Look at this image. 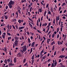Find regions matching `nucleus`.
I'll list each match as a JSON object with an SVG mask.
<instances>
[{
  "mask_svg": "<svg viewBox=\"0 0 67 67\" xmlns=\"http://www.w3.org/2000/svg\"><path fill=\"white\" fill-rule=\"evenodd\" d=\"M14 2L13 1H12L11 0L9 3L8 4V5L10 9H11L12 8V4L13 5L14 4Z\"/></svg>",
  "mask_w": 67,
  "mask_h": 67,
  "instance_id": "f257e3e1",
  "label": "nucleus"
},
{
  "mask_svg": "<svg viewBox=\"0 0 67 67\" xmlns=\"http://www.w3.org/2000/svg\"><path fill=\"white\" fill-rule=\"evenodd\" d=\"M18 41L16 40L14 42V44H13V48H14L15 47V46H17L18 45Z\"/></svg>",
  "mask_w": 67,
  "mask_h": 67,
  "instance_id": "f03ea898",
  "label": "nucleus"
},
{
  "mask_svg": "<svg viewBox=\"0 0 67 67\" xmlns=\"http://www.w3.org/2000/svg\"><path fill=\"white\" fill-rule=\"evenodd\" d=\"M21 48L23 49V50L24 52H26L27 48H26V45H25L24 46H23L21 47Z\"/></svg>",
  "mask_w": 67,
  "mask_h": 67,
  "instance_id": "7ed1b4c3",
  "label": "nucleus"
},
{
  "mask_svg": "<svg viewBox=\"0 0 67 67\" xmlns=\"http://www.w3.org/2000/svg\"><path fill=\"white\" fill-rule=\"evenodd\" d=\"M12 59H11L10 62L9 64V67H11V66H14V64H12Z\"/></svg>",
  "mask_w": 67,
  "mask_h": 67,
  "instance_id": "20e7f679",
  "label": "nucleus"
},
{
  "mask_svg": "<svg viewBox=\"0 0 67 67\" xmlns=\"http://www.w3.org/2000/svg\"><path fill=\"white\" fill-rule=\"evenodd\" d=\"M16 55L18 57H22V55L21 54V53L20 52L17 54Z\"/></svg>",
  "mask_w": 67,
  "mask_h": 67,
  "instance_id": "39448f33",
  "label": "nucleus"
},
{
  "mask_svg": "<svg viewBox=\"0 0 67 67\" xmlns=\"http://www.w3.org/2000/svg\"><path fill=\"white\" fill-rule=\"evenodd\" d=\"M25 27L24 26L20 27H19L18 30H22V29H23Z\"/></svg>",
  "mask_w": 67,
  "mask_h": 67,
  "instance_id": "423d86ee",
  "label": "nucleus"
},
{
  "mask_svg": "<svg viewBox=\"0 0 67 67\" xmlns=\"http://www.w3.org/2000/svg\"><path fill=\"white\" fill-rule=\"evenodd\" d=\"M18 22H19V23H20H20H21V22H23V20H21L20 19H19L18 21Z\"/></svg>",
  "mask_w": 67,
  "mask_h": 67,
  "instance_id": "0eeeda50",
  "label": "nucleus"
},
{
  "mask_svg": "<svg viewBox=\"0 0 67 67\" xmlns=\"http://www.w3.org/2000/svg\"><path fill=\"white\" fill-rule=\"evenodd\" d=\"M35 42H33L31 44V47H34V45H35Z\"/></svg>",
  "mask_w": 67,
  "mask_h": 67,
  "instance_id": "6e6552de",
  "label": "nucleus"
},
{
  "mask_svg": "<svg viewBox=\"0 0 67 67\" xmlns=\"http://www.w3.org/2000/svg\"><path fill=\"white\" fill-rule=\"evenodd\" d=\"M4 51L5 52H6V53H7L8 52H7V49L6 47H4Z\"/></svg>",
  "mask_w": 67,
  "mask_h": 67,
  "instance_id": "1a4fd4ad",
  "label": "nucleus"
},
{
  "mask_svg": "<svg viewBox=\"0 0 67 67\" xmlns=\"http://www.w3.org/2000/svg\"><path fill=\"white\" fill-rule=\"evenodd\" d=\"M51 41V39L50 38H48V39H47V43L48 44H49V42Z\"/></svg>",
  "mask_w": 67,
  "mask_h": 67,
  "instance_id": "9d476101",
  "label": "nucleus"
},
{
  "mask_svg": "<svg viewBox=\"0 0 67 67\" xmlns=\"http://www.w3.org/2000/svg\"><path fill=\"white\" fill-rule=\"evenodd\" d=\"M38 9L39 12H40V13H41V12H42L43 11H42V8H39Z\"/></svg>",
  "mask_w": 67,
  "mask_h": 67,
  "instance_id": "9b49d317",
  "label": "nucleus"
},
{
  "mask_svg": "<svg viewBox=\"0 0 67 67\" xmlns=\"http://www.w3.org/2000/svg\"><path fill=\"white\" fill-rule=\"evenodd\" d=\"M65 55L63 56V55H61L59 57V58H63H63H65Z\"/></svg>",
  "mask_w": 67,
  "mask_h": 67,
  "instance_id": "f8f14e48",
  "label": "nucleus"
},
{
  "mask_svg": "<svg viewBox=\"0 0 67 67\" xmlns=\"http://www.w3.org/2000/svg\"><path fill=\"white\" fill-rule=\"evenodd\" d=\"M47 25V24L46 23L43 24L42 25V26H46Z\"/></svg>",
  "mask_w": 67,
  "mask_h": 67,
  "instance_id": "ddd939ff",
  "label": "nucleus"
},
{
  "mask_svg": "<svg viewBox=\"0 0 67 67\" xmlns=\"http://www.w3.org/2000/svg\"><path fill=\"white\" fill-rule=\"evenodd\" d=\"M5 17V20H7V19H8V17L7 15H4V16Z\"/></svg>",
  "mask_w": 67,
  "mask_h": 67,
  "instance_id": "4468645a",
  "label": "nucleus"
},
{
  "mask_svg": "<svg viewBox=\"0 0 67 67\" xmlns=\"http://www.w3.org/2000/svg\"><path fill=\"white\" fill-rule=\"evenodd\" d=\"M15 41L16 40L17 41V40H18V39H19V37H15Z\"/></svg>",
  "mask_w": 67,
  "mask_h": 67,
  "instance_id": "2eb2a0df",
  "label": "nucleus"
},
{
  "mask_svg": "<svg viewBox=\"0 0 67 67\" xmlns=\"http://www.w3.org/2000/svg\"><path fill=\"white\" fill-rule=\"evenodd\" d=\"M55 44V41H54L53 42H52L51 43V45H53L54 44Z\"/></svg>",
  "mask_w": 67,
  "mask_h": 67,
  "instance_id": "dca6fc26",
  "label": "nucleus"
},
{
  "mask_svg": "<svg viewBox=\"0 0 67 67\" xmlns=\"http://www.w3.org/2000/svg\"><path fill=\"white\" fill-rule=\"evenodd\" d=\"M12 21L13 22H16V19H14L12 20Z\"/></svg>",
  "mask_w": 67,
  "mask_h": 67,
  "instance_id": "f3484780",
  "label": "nucleus"
},
{
  "mask_svg": "<svg viewBox=\"0 0 67 67\" xmlns=\"http://www.w3.org/2000/svg\"><path fill=\"white\" fill-rule=\"evenodd\" d=\"M59 20V15L58 16V17L57 16V18H56V20Z\"/></svg>",
  "mask_w": 67,
  "mask_h": 67,
  "instance_id": "a211bd4d",
  "label": "nucleus"
},
{
  "mask_svg": "<svg viewBox=\"0 0 67 67\" xmlns=\"http://www.w3.org/2000/svg\"><path fill=\"white\" fill-rule=\"evenodd\" d=\"M40 58H42V57L44 56V54H43V53L40 54Z\"/></svg>",
  "mask_w": 67,
  "mask_h": 67,
  "instance_id": "6ab92c4d",
  "label": "nucleus"
},
{
  "mask_svg": "<svg viewBox=\"0 0 67 67\" xmlns=\"http://www.w3.org/2000/svg\"><path fill=\"white\" fill-rule=\"evenodd\" d=\"M31 59L32 60H33L34 59V54L31 57Z\"/></svg>",
  "mask_w": 67,
  "mask_h": 67,
  "instance_id": "aec40b11",
  "label": "nucleus"
},
{
  "mask_svg": "<svg viewBox=\"0 0 67 67\" xmlns=\"http://www.w3.org/2000/svg\"><path fill=\"white\" fill-rule=\"evenodd\" d=\"M46 13H47V12L45 10L44 12V16H46Z\"/></svg>",
  "mask_w": 67,
  "mask_h": 67,
  "instance_id": "412c9836",
  "label": "nucleus"
},
{
  "mask_svg": "<svg viewBox=\"0 0 67 67\" xmlns=\"http://www.w3.org/2000/svg\"><path fill=\"white\" fill-rule=\"evenodd\" d=\"M46 13H47V12L45 10L44 12V16H46Z\"/></svg>",
  "mask_w": 67,
  "mask_h": 67,
  "instance_id": "4be33fe9",
  "label": "nucleus"
},
{
  "mask_svg": "<svg viewBox=\"0 0 67 67\" xmlns=\"http://www.w3.org/2000/svg\"><path fill=\"white\" fill-rule=\"evenodd\" d=\"M29 25L30 26V27H31L32 28V29L33 28V26H32V25L31 24V23H29Z\"/></svg>",
  "mask_w": 67,
  "mask_h": 67,
  "instance_id": "5701e85b",
  "label": "nucleus"
},
{
  "mask_svg": "<svg viewBox=\"0 0 67 67\" xmlns=\"http://www.w3.org/2000/svg\"><path fill=\"white\" fill-rule=\"evenodd\" d=\"M15 27L16 28V29L18 30V24H16L15 25Z\"/></svg>",
  "mask_w": 67,
  "mask_h": 67,
  "instance_id": "b1692460",
  "label": "nucleus"
},
{
  "mask_svg": "<svg viewBox=\"0 0 67 67\" xmlns=\"http://www.w3.org/2000/svg\"><path fill=\"white\" fill-rule=\"evenodd\" d=\"M4 62L5 64H8V62L7 60L6 59L5 60Z\"/></svg>",
  "mask_w": 67,
  "mask_h": 67,
  "instance_id": "393cba45",
  "label": "nucleus"
},
{
  "mask_svg": "<svg viewBox=\"0 0 67 67\" xmlns=\"http://www.w3.org/2000/svg\"><path fill=\"white\" fill-rule=\"evenodd\" d=\"M7 61L8 62V63H10V58L9 59H7Z\"/></svg>",
  "mask_w": 67,
  "mask_h": 67,
  "instance_id": "a878e982",
  "label": "nucleus"
},
{
  "mask_svg": "<svg viewBox=\"0 0 67 67\" xmlns=\"http://www.w3.org/2000/svg\"><path fill=\"white\" fill-rule=\"evenodd\" d=\"M55 48V45H54L52 46V51H54V49Z\"/></svg>",
  "mask_w": 67,
  "mask_h": 67,
  "instance_id": "bb28decb",
  "label": "nucleus"
},
{
  "mask_svg": "<svg viewBox=\"0 0 67 67\" xmlns=\"http://www.w3.org/2000/svg\"><path fill=\"white\" fill-rule=\"evenodd\" d=\"M32 52H33V48H31L30 49V54H31V53H32Z\"/></svg>",
  "mask_w": 67,
  "mask_h": 67,
  "instance_id": "cd10ccee",
  "label": "nucleus"
},
{
  "mask_svg": "<svg viewBox=\"0 0 67 67\" xmlns=\"http://www.w3.org/2000/svg\"><path fill=\"white\" fill-rule=\"evenodd\" d=\"M16 58H14V63H15L16 62Z\"/></svg>",
  "mask_w": 67,
  "mask_h": 67,
  "instance_id": "c85d7f7f",
  "label": "nucleus"
},
{
  "mask_svg": "<svg viewBox=\"0 0 67 67\" xmlns=\"http://www.w3.org/2000/svg\"><path fill=\"white\" fill-rule=\"evenodd\" d=\"M28 41L29 43H31V40H30V38H28Z\"/></svg>",
  "mask_w": 67,
  "mask_h": 67,
  "instance_id": "c756f323",
  "label": "nucleus"
},
{
  "mask_svg": "<svg viewBox=\"0 0 67 67\" xmlns=\"http://www.w3.org/2000/svg\"><path fill=\"white\" fill-rule=\"evenodd\" d=\"M12 26L13 27V29H14V30H15V26H14V25H12Z\"/></svg>",
  "mask_w": 67,
  "mask_h": 67,
  "instance_id": "7c9ffc66",
  "label": "nucleus"
},
{
  "mask_svg": "<svg viewBox=\"0 0 67 67\" xmlns=\"http://www.w3.org/2000/svg\"><path fill=\"white\" fill-rule=\"evenodd\" d=\"M51 13L52 12H51V11H49V12L48 13V14H50V15H51Z\"/></svg>",
  "mask_w": 67,
  "mask_h": 67,
  "instance_id": "2f4dec72",
  "label": "nucleus"
},
{
  "mask_svg": "<svg viewBox=\"0 0 67 67\" xmlns=\"http://www.w3.org/2000/svg\"><path fill=\"white\" fill-rule=\"evenodd\" d=\"M21 2L22 3H23V2H26V0H21Z\"/></svg>",
  "mask_w": 67,
  "mask_h": 67,
  "instance_id": "473e14b6",
  "label": "nucleus"
},
{
  "mask_svg": "<svg viewBox=\"0 0 67 67\" xmlns=\"http://www.w3.org/2000/svg\"><path fill=\"white\" fill-rule=\"evenodd\" d=\"M43 52H44V49H42V51H41V52H40V54H43Z\"/></svg>",
  "mask_w": 67,
  "mask_h": 67,
  "instance_id": "72a5a7b5",
  "label": "nucleus"
},
{
  "mask_svg": "<svg viewBox=\"0 0 67 67\" xmlns=\"http://www.w3.org/2000/svg\"><path fill=\"white\" fill-rule=\"evenodd\" d=\"M7 34L8 35H9V36H11V34L10 33L7 32Z\"/></svg>",
  "mask_w": 67,
  "mask_h": 67,
  "instance_id": "f704fd0d",
  "label": "nucleus"
},
{
  "mask_svg": "<svg viewBox=\"0 0 67 67\" xmlns=\"http://www.w3.org/2000/svg\"><path fill=\"white\" fill-rule=\"evenodd\" d=\"M59 31V28H58L57 29V33H58V31Z\"/></svg>",
  "mask_w": 67,
  "mask_h": 67,
  "instance_id": "c9c22d12",
  "label": "nucleus"
},
{
  "mask_svg": "<svg viewBox=\"0 0 67 67\" xmlns=\"http://www.w3.org/2000/svg\"><path fill=\"white\" fill-rule=\"evenodd\" d=\"M65 47L63 48H62V52H63V51H64V50H65Z\"/></svg>",
  "mask_w": 67,
  "mask_h": 67,
  "instance_id": "e433bc0d",
  "label": "nucleus"
},
{
  "mask_svg": "<svg viewBox=\"0 0 67 67\" xmlns=\"http://www.w3.org/2000/svg\"><path fill=\"white\" fill-rule=\"evenodd\" d=\"M11 37H8V40H11Z\"/></svg>",
  "mask_w": 67,
  "mask_h": 67,
  "instance_id": "4c0bfd02",
  "label": "nucleus"
},
{
  "mask_svg": "<svg viewBox=\"0 0 67 67\" xmlns=\"http://www.w3.org/2000/svg\"><path fill=\"white\" fill-rule=\"evenodd\" d=\"M45 58H46V55L42 57V59H45Z\"/></svg>",
  "mask_w": 67,
  "mask_h": 67,
  "instance_id": "58836bf2",
  "label": "nucleus"
},
{
  "mask_svg": "<svg viewBox=\"0 0 67 67\" xmlns=\"http://www.w3.org/2000/svg\"><path fill=\"white\" fill-rule=\"evenodd\" d=\"M24 43H25V42H23L21 44V46H22L24 44Z\"/></svg>",
  "mask_w": 67,
  "mask_h": 67,
  "instance_id": "ea45409f",
  "label": "nucleus"
},
{
  "mask_svg": "<svg viewBox=\"0 0 67 67\" xmlns=\"http://www.w3.org/2000/svg\"><path fill=\"white\" fill-rule=\"evenodd\" d=\"M54 36H55V34H53L52 35V37L53 38H54Z\"/></svg>",
  "mask_w": 67,
  "mask_h": 67,
  "instance_id": "a19ab883",
  "label": "nucleus"
},
{
  "mask_svg": "<svg viewBox=\"0 0 67 67\" xmlns=\"http://www.w3.org/2000/svg\"><path fill=\"white\" fill-rule=\"evenodd\" d=\"M18 12L19 13V14H20L21 13V10H20L19 9L18 10Z\"/></svg>",
  "mask_w": 67,
  "mask_h": 67,
  "instance_id": "79ce46f5",
  "label": "nucleus"
},
{
  "mask_svg": "<svg viewBox=\"0 0 67 67\" xmlns=\"http://www.w3.org/2000/svg\"><path fill=\"white\" fill-rule=\"evenodd\" d=\"M5 36L3 35H2V37H3V38H5Z\"/></svg>",
  "mask_w": 67,
  "mask_h": 67,
  "instance_id": "37998d69",
  "label": "nucleus"
},
{
  "mask_svg": "<svg viewBox=\"0 0 67 67\" xmlns=\"http://www.w3.org/2000/svg\"><path fill=\"white\" fill-rule=\"evenodd\" d=\"M29 20L32 22H33V20H32V19L29 18Z\"/></svg>",
  "mask_w": 67,
  "mask_h": 67,
  "instance_id": "c03bdc74",
  "label": "nucleus"
},
{
  "mask_svg": "<svg viewBox=\"0 0 67 67\" xmlns=\"http://www.w3.org/2000/svg\"><path fill=\"white\" fill-rule=\"evenodd\" d=\"M37 31L38 32L40 33H42V32H41V31H40L38 30H37Z\"/></svg>",
  "mask_w": 67,
  "mask_h": 67,
  "instance_id": "a18cd8bd",
  "label": "nucleus"
},
{
  "mask_svg": "<svg viewBox=\"0 0 67 67\" xmlns=\"http://www.w3.org/2000/svg\"><path fill=\"white\" fill-rule=\"evenodd\" d=\"M53 8H51V12H53Z\"/></svg>",
  "mask_w": 67,
  "mask_h": 67,
  "instance_id": "49530a36",
  "label": "nucleus"
},
{
  "mask_svg": "<svg viewBox=\"0 0 67 67\" xmlns=\"http://www.w3.org/2000/svg\"><path fill=\"white\" fill-rule=\"evenodd\" d=\"M34 60H31V65H33V64L34 63Z\"/></svg>",
  "mask_w": 67,
  "mask_h": 67,
  "instance_id": "de8ad7c7",
  "label": "nucleus"
},
{
  "mask_svg": "<svg viewBox=\"0 0 67 67\" xmlns=\"http://www.w3.org/2000/svg\"><path fill=\"white\" fill-rule=\"evenodd\" d=\"M25 24H26V23L25 22H24L23 24V26H24V25H25Z\"/></svg>",
  "mask_w": 67,
  "mask_h": 67,
  "instance_id": "09e8293b",
  "label": "nucleus"
},
{
  "mask_svg": "<svg viewBox=\"0 0 67 67\" xmlns=\"http://www.w3.org/2000/svg\"><path fill=\"white\" fill-rule=\"evenodd\" d=\"M26 33L28 35H30V33L28 31H27Z\"/></svg>",
  "mask_w": 67,
  "mask_h": 67,
  "instance_id": "8fccbe9b",
  "label": "nucleus"
},
{
  "mask_svg": "<svg viewBox=\"0 0 67 67\" xmlns=\"http://www.w3.org/2000/svg\"><path fill=\"white\" fill-rule=\"evenodd\" d=\"M49 5V4H47L46 7V8H48V7Z\"/></svg>",
  "mask_w": 67,
  "mask_h": 67,
  "instance_id": "3c124183",
  "label": "nucleus"
},
{
  "mask_svg": "<svg viewBox=\"0 0 67 67\" xmlns=\"http://www.w3.org/2000/svg\"><path fill=\"white\" fill-rule=\"evenodd\" d=\"M10 26L9 25V24H8L7 25V27H8V30H9V27Z\"/></svg>",
  "mask_w": 67,
  "mask_h": 67,
  "instance_id": "603ef678",
  "label": "nucleus"
},
{
  "mask_svg": "<svg viewBox=\"0 0 67 67\" xmlns=\"http://www.w3.org/2000/svg\"><path fill=\"white\" fill-rule=\"evenodd\" d=\"M57 65V62H55L54 63V66L55 67V66Z\"/></svg>",
  "mask_w": 67,
  "mask_h": 67,
  "instance_id": "864d4df0",
  "label": "nucleus"
},
{
  "mask_svg": "<svg viewBox=\"0 0 67 67\" xmlns=\"http://www.w3.org/2000/svg\"><path fill=\"white\" fill-rule=\"evenodd\" d=\"M65 4H66L65 3H63L62 4V7H63V6H64V5H65Z\"/></svg>",
  "mask_w": 67,
  "mask_h": 67,
  "instance_id": "5fc2aeb1",
  "label": "nucleus"
},
{
  "mask_svg": "<svg viewBox=\"0 0 67 67\" xmlns=\"http://www.w3.org/2000/svg\"><path fill=\"white\" fill-rule=\"evenodd\" d=\"M66 38V35H65V37L64 38V40H65V39Z\"/></svg>",
  "mask_w": 67,
  "mask_h": 67,
  "instance_id": "6e6d98bb",
  "label": "nucleus"
},
{
  "mask_svg": "<svg viewBox=\"0 0 67 67\" xmlns=\"http://www.w3.org/2000/svg\"><path fill=\"white\" fill-rule=\"evenodd\" d=\"M50 61H51V59H49L48 60L47 62H48V63H49Z\"/></svg>",
  "mask_w": 67,
  "mask_h": 67,
  "instance_id": "4d7b16f0",
  "label": "nucleus"
},
{
  "mask_svg": "<svg viewBox=\"0 0 67 67\" xmlns=\"http://www.w3.org/2000/svg\"><path fill=\"white\" fill-rule=\"evenodd\" d=\"M26 61V59H24V61H23V63H24Z\"/></svg>",
  "mask_w": 67,
  "mask_h": 67,
  "instance_id": "13d9d810",
  "label": "nucleus"
},
{
  "mask_svg": "<svg viewBox=\"0 0 67 67\" xmlns=\"http://www.w3.org/2000/svg\"><path fill=\"white\" fill-rule=\"evenodd\" d=\"M8 9V6H7L5 7V9L6 10H7Z\"/></svg>",
  "mask_w": 67,
  "mask_h": 67,
  "instance_id": "bf43d9fd",
  "label": "nucleus"
},
{
  "mask_svg": "<svg viewBox=\"0 0 67 67\" xmlns=\"http://www.w3.org/2000/svg\"><path fill=\"white\" fill-rule=\"evenodd\" d=\"M31 4H30L28 6V9H29V8H30V7H31Z\"/></svg>",
  "mask_w": 67,
  "mask_h": 67,
  "instance_id": "052dcab7",
  "label": "nucleus"
},
{
  "mask_svg": "<svg viewBox=\"0 0 67 67\" xmlns=\"http://www.w3.org/2000/svg\"><path fill=\"white\" fill-rule=\"evenodd\" d=\"M16 14V15H18V11H17L15 13Z\"/></svg>",
  "mask_w": 67,
  "mask_h": 67,
  "instance_id": "680f3d73",
  "label": "nucleus"
},
{
  "mask_svg": "<svg viewBox=\"0 0 67 67\" xmlns=\"http://www.w3.org/2000/svg\"><path fill=\"white\" fill-rule=\"evenodd\" d=\"M38 36H39V39L40 40L41 39V36H40V35H38Z\"/></svg>",
  "mask_w": 67,
  "mask_h": 67,
  "instance_id": "e2e57ef3",
  "label": "nucleus"
},
{
  "mask_svg": "<svg viewBox=\"0 0 67 67\" xmlns=\"http://www.w3.org/2000/svg\"><path fill=\"white\" fill-rule=\"evenodd\" d=\"M51 33V31H49V32L47 34L48 35H49V34H50Z\"/></svg>",
  "mask_w": 67,
  "mask_h": 67,
  "instance_id": "0e129e2a",
  "label": "nucleus"
},
{
  "mask_svg": "<svg viewBox=\"0 0 67 67\" xmlns=\"http://www.w3.org/2000/svg\"><path fill=\"white\" fill-rule=\"evenodd\" d=\"M51 23H48V25H49V26H50L51 25Z\"/></svg>",
  "mask_w": 67,
  "mask_h": 67,
  "instance_id": "69168bd1",
  "label": "nucleus"
},
{
  "mask_svg": "<svg viewBox=\"0 0 67 67\" xmlns=\"http://www.w3.org/2000/svg\"><path fill=\"white\" fill-rule=\"evenodd\" d=\"M14 52L15 53H16V52H18V50H15L14 51Z\"/></svg>",
  "mask_w": 67,
  "mask_h": 67,
  "instance_id": "338daca9",
  "label": "nucleus"
},
{
  "mask_svg": "<svg viewBox=\"0 0 67 67\" xmlns=\"http://www.w3.org/2000/svg\"><path fill=\"white\" fill-rule=\"evenodd\" d=\"M54 63H52V67H54Z\"/></svg>",
  "mask_w": 67,
  "mask_h": 67,
  "instance_id": "774afa93",
  "label": "nucleus"
}]
</instances>
